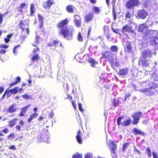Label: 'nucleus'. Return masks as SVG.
<instances>
[{"mask_svg":"<svg viewBox=\"0 0 158 158\" xmlns=\"http://www.w3.org/2000/svg\"><path fill=\"white\" fill-rule=\"evenodd\" d=\"M69 23V21L67 19L60 21V35L66 39L69 40L73 38L74 29H70L69 28L67 25Z\"/></svg>","mask_w":158,"mask_h":158,"instance_id":"obj_1","label":"nucleus"},{"mask_svg":"<svg viewBox=\"0 0 158 158\" xmlns=\"http://www.w3.org/2000/svg\"><path fill=\"white\" fill-rule=\"evenodd\" d=\"M108 146L111 152V154L113 158H117L116 150L117 148V144L114 141L110 140Z\"/></svg>","mask_w":158,"mask_h":158,"instance_id":"obj_2","label":"nucleus"},{"mask_svg":"<svg viewBox=\"0 0 158 158\" xmlns=\"http://www.w3.org/2000/svg\"><path fill=\"white\" fill-rule=\"evenodd\" d=\"M19 27L22 29V32L23 31L24 29L26 28V31L27 34V35H22L23 39L24 40L29 33V29L27 23L25 21L21 20L19 22Z\"/></svg>","mask_w":158,"mask_h":158,"instance_id":"obj_3","label":"nucleus"},{"mask_svg":"<svg viewBox=\"0 0 158 158\" xmlns=\"http://www.w3.org/2000/svg\"><path fill=\"white\" fill-rule=\"evenodd\" d=\"M139 2L138 0H129L126 4V6L129 9L133 8L135 6H138Z\"/></svg>","mask_w":158,"mask_h":158,"instance_id":"obj_4","label":"nucleus"},{"mask_svg":"<svg viewBox=\"0 0 158 158\" xmlns=\"http://www.w3.org/2000/svg\"><path fill=\"white\" fill-rule=\"evenodd\" d=\"M125 53H133V49L131 42L127 41L125 46L124 47Z\"/></svg>","mask_w":158,"mask_h":158,"instance_id":"obj_5","label":"nucleus"},{"mask_svg":"<svg viewBox=\"0 0 158 158\" xmlns=\"http://www.w3.org/2000/svg\"><path fill=\"white\" fill-rule=\"evenodd\" d=\"M142 113L141 112H137L135 113L133 115H132L133 118V121L132 122V124L135 125L137 124L139 122Z\"/></svg>","mask_w":158,"mask_h":158,"instance_id":"obj_6","label":"nucleus"},{"mask_svg":"<svg viewBox=\"0 0 158 158\" xmlns=\"http://www.w3.org/2000/svg\"><path fill=\"white\" fill-rule=\"evenodd\" d=\"M102 58H104L109 61H110L113 56L112 52L109 51H106L102 53Z\"/></svg>","mask_w":158,"mask_h":158,"instance_id":"obj_7","label":"nucleus"},{"mask_svg":"<svg viewBox=\"0 0 158 158\" xmlns=\"http://www.w3.org/2000/svg\"><path fill=\"white\" fill-rule=\"evenodd\" d=\"M22 90V88H19V87H15L13 89H10L9 88L6 89V92H8V95L11 96L13 94H16L17 92L19 91L20 93H21Z\"/></svg>","mask_w":158,"mask_h":158,"instance_id":"obj_8","label":"nucleus"},{"mask_svg":"<svg viewBox=\"0 0 158 158\" xmlns=\"http://www.w3.org/2000/svg\"><path fill=\"white\" fill-rule=\"evenodd\" d=\"M148 15V12L143 9L140 10L137 13V17L142 19H145Z\"/></svg>","mask_w":158,"mask_h":158,"instance_id":"obj_9","label":"nucleus"},{"mask_svg":"<svg viewBox=\"0 0 158 158\" xmlns=\"http://www.w3.org/2000/svg\"><path fill=\"white\" fill-rule=\"evenodd\" d=\"M152 54L149 50H143L141 54V57L143 58H146L147 57L150 58L152 56Z\"/></svg>","mask_w":158,"mask_h":158,"instance_id":"obj_10","label":"nucleus"},{"mask_svg":"<svg viewBox=\"0 0 158 158\" xmlns=\"http://www.w3.org/2000/svg\"><path fill=\"white\" fill-rule=\"evenodd\" d=\"M129 72V68L125 67L119 69L118 74L120 76H124L127 75Z\"/></svg>","mask_w":158,"mask_h":158,"instance_id":"obj_11","label":"nucleus"},{"mask_svg":"<svg viewBox=\"0 0 158 158\" xmlns=\"http://www.w3.org/2000/svg\"><path fill=\"white\" fill-rule=\"evenodd\" d=\"M74 16L77 17L79 18V19H77L76 18H74V22L76 26L77 27H80L81 26V16L78 14L74 15Z\"/></svg>","mask_w":158,"mask_h":158,"instance_id":"obj_12","label":"nucleus"},{"mask_svg":"<svg viewBox=\"0 0 158 158\" xmlns=\"http://www.w3.org/2000/svg\"><path fill=\"white\" fill-rule=\"evenodd\" d=\"M31 106V104H29L25 107L21 108L20 109L21 111L19 116H23L27 112V110L28 109V108Z\"/></svg>","mask_w":158,"mask_h":158,"instance_id":"obj_13","label":"nucleus"},{"mask_svg":"<svg viewBox=\"0 0 158 158\" xmlns=\"http://www.w3.org/2000/svg\"><path fill=\"white\" fill-rule=\"evenodd\" d=\"M93 14L92 13H89L85 15L84 21L87 23H89L93 20Z\"/></svg>","mask_w":158,"mask_h":158,"instance_id":"obj_14","label":"nucleus"},{"mask_svg":"<svg viewBox=\"0 0 158 158\" xmlns=\"http://www.w3.org/2000/svg\"><path fill=\"white\" fill-rule=\"evenodd\" d=\"M147 28L148 27L146 26L145 23L140 24L138 28V31L143 34L147 31Z\"/></svg>","mask_w":158,"mask_h":158,"instance_id":"obj_15","label":"nucleus"},{"mask_svg":"<svg viewBox=\"0 0 158 158\" xmlns=\"http://www.w3.org/2000/svg\"><path fill=\"white\" fill-rule=\"evenodd\" d=\"M132 131L135 135H141L143 136H145L146 135H147V134H145L144 132L142 131L141 130H138L136 128H134L132 130Z\"/></svg>","mask_w":158,"mask_h":158,"instance_id":"obj_16","label":"nucleus"},{"mask_svg":"<svg viewBox=\"0 0 158 158\" xmlns=\"http://www.w3.org/2000/svg\"><path fill=\"white\" fill-rule=\"evenodd\" d=\"M157 36H156L154 37H153L149 40V44L152 45H155L158 44V37Z\"/></svg>","mask_w":158,"mask_h":158,"instance_id":"obj_17","label":"nucleus"},{"mask_svg":"<svg viewBox=\"0 0 158 158\" xmlns=\"http://www.w3.org/2000/svg\"><path fill=\"white\" fill-rule=\"evenodd\" d=\"M53 4V2L51 0H48L44 3L43 6L45 9H48L51 7Z\"/></svg>","mask_w":158,"mask_h":158,"instance_id":"obj_18","label":"nucleus"},{"mask_svg":"<svg viewBox=\"0 0 158 158\" xmlns=\"http://www.w3.org/2000/svg\"><path fill=\"white\" fill-rule=\"evenodd\" d=\"M139 62V63H141V65L143 66L147 67L149 64L148 60L146 58H140Z\"/></svg>","mask_w":158,"mask_h":158,"instance_id":"obj_19","label":"nucleus"},{"mask_svg":"<svg viewBox=\"0 0 158 158\" xmlns=\"http://www.w3.org/2000/svg\"><path fill=\"white\" fill-rule=\"evenodd\" d=\"M132 27H131L129 25L127 24L123 26L122 29V31L123 32H128L131 31Z\"/></svg>","mask_w":158,"mask_h":158,"instance_id":"obj_20","label":"nucleus"},{"mask_svg":"<svg viewBox=\"0 0 158 158\" xmlns=\"http://www.w3.org/2000/svg\"><path fill=\"white\" fill-rule=\"evenodd\" d=\"M16 106V104H14L10 106L7 110V111L10 113H13L16 111V109L15 107Z\"/></svg>","mask_w":158,"mask_h":158,"instance_id":"obj_21","label":"nucleus"},{"mask_svg":"<svg viewBox=\"0 0 158 158\" xmlns=\"http://www.w3.org/2000/svg\"><path fill=\"white\" fill-rule=\"evenodd\" d=\"M38 17L40 23V27L42 28L43 27L44 19L43 17L40 14H38Z\"/></svg>","mask_w":158,"mask_h":158,"instance_id":"obj_22","label":"nucleus"},{"mask_svg":"<svg viewBox=\"0 0 158 158\" xmlns=\"http://www.w3.org/2000/svg\"><path fill=\"white\" fill-rule=\"evenodd\" d=\"M149 30L147 31L144 32L142 35L143 39L144 40H149Z\"/></svg>","mask_w":158,"mask_h":158,"instance_id":"obj_23","label":"nucleus"},{"mask_svg":"<svg viewBox=\"0 0 158 158\" xmlns=\"http://www.w3.org/2000/svg\"><path fill=\"white\" fill-rule=\"evenodd\" d=\"M134 13L133 11L131 12L129 11H126L125 14V18L127 19H130L132 16H134Z\"/></svg>","mask_w":158,"mask_h":158,"instance_id":"obj_24","label":"nucleus"},{"mask_svg":"<svg viewBox=\"0 0 158 158\" xmlns=\"http://www.w3.org/2000/svg\"><path fill=\"white\" fill-rule=\"evenodd\" d=\"M88 62L91 64L92 66L94 67L95 65L98 64V62L96 61L94 59L92 58H89Z\"/></svg>","mask_w":158,"mask_h":158,"instance_id":"obj_25","label":"nucleus"},{"mask_svg":"<svg viewBox=\"0 0 158 158\" xmlns=\"http://www.w3.org/2000/svg\"><path fill=\"white\" fill-rule=\"evenodd\" d=\"M66 10L69 13H73L74 12L73 6L72 5H69L66 7Z\"/></svg>","mask_w":158,"mask_h":158,"instance_id":"obj_26","label":"nucleus"},{"mask_svg":"<svg viewBox=\"0 0 158 158\" xmlns=\"http://www.w3.org/2000/svg\"><path fill=\"white\" fill-rule=\"evenodd\" d=\"M38 116V114L36 113L31 114L30 116V118H28L27 119L28 123H30L34 118H36Z\"/></svg>","mask_w":158,"mask_h":158,"instance_id":"obj_27","label":"nucleus"},{"mask_svg":"<svg viewBox=\"0 0 158 158\" xmlns=\"http://www.w3.org/2000/svg\"><path fill=\"white\" fill-rule=\"evenodd\" d=\"M131 122V120L130 118L128 119L125 120L123 121L122 123V125L123 126L126 127L129 125Z\"/></svg>","mask_w":158,"mask_h":158,"instance_id":"obj_28","label":"nucleus"},{"mask_svg":"<svg viewBox=\"0 0 158 158\" xmlns=\"http://www.w3.org/2000/svg\"><path fill=\"white\" fill-rule=\"evenodd\" d=\"M149 39H150L153 38L154 37L156 36H157L156 33L155 32V31H152V30H149Z\"/></svg>","mask_w":158,"mask_h":158,"instance_id":"obj_29","label":"nucleus"},{"mask_svg":"<svg viewBox=\"0 0 158 158\" xmlns=\"http://www.w3.org/2000/svg\"><path fill=\"white\" fill-rule=\"evenodd\" d=\"M157 87V85L153 82H150L149 84L148 88L151 90V89H155Z\"/></svg>","mask_w":158,"mask_h":158,"instance_id":"obj_30","label":"nucleus"},{"mask_svg":"<svg viewBox=\"0 0 158 158\" xmlns=\"http://www.w3.org/2000/svg\"><path fill=\"white\" fill-rule=\"evenodd\" d=\"M35 8L33 3L31 4L30 8V14L33 15L35 12Z\"/></svg>","mask_w":158,"mask_h":158,"instance_id":"obj_31","label":"nucleus"},{"mask_svg":"<svg viewBox=\"0 0 158 158\" xmlns=\"http://www.w3.org/2000/svg\"><path fill=\"white\" fill-rule=\"evenodd\" d=\"M112 15L113 16V19L114 21H116L117 18V15L116 12L115 10V9L114 6L112 9Z\"/></svg>","mask_w":158,"mask_h":158,"instance_id":"obj_32","label":"nucleus"},{"mask_svg":"<svg viewBox=\"0 0 158 158\" xmlns=\"http://www.w3.org/2000/svg\"><path fill=\"white\" fill-rule=\"evenodd\" d=\"M110 49L111 51L113 52H117L118 50V48L117 46L113 45L110 47Z\"/></svg>","mask_w":158,"mask_h":158,"instance_id":"obj_33","label":"nucleus"},{"mask_svg":"<svg viewBox=\"0 0 158 158\" xmlns=\"http://www.w3.org/2000/svg\"><path fill=\"white\" fill-rule=\"evenodd\" d=\"M119 102L118 100H117L115 98H113L112 101V104L114 107H116L119 105Z\"/></svg>","mask_w":158,"mask_h":158,"instance_id":"obj_34","label":"nucleus"},{"mask_svg":"<svg viewBox=\"0 0 158 158\" xmlns=\"http://www.w3.org/2000/svg\"><path fill=\"white\" fill-rule=\"evenodd\" d=\"M83 136V133L82 131L80 130H79L77 132L76 138H81Z\"/></svg>","mask_w":158,"mask_h":158,"instance_id":"obj_35","label":"nucleus"},{"mask_svg":"<svg viewBox=\"0 0 158 158\" xmlns=\"http://www.w3.org/2000/svg\"><path fill=\"white\" fill-rule=\"evenodd\" d=\"M77 38L79 41L82 42L83 41V37L82 35L81 34L80 32H78Z\"/></svg>","mask_w":158,"mask_h":158,"instance_id":"obj_36","label":"nucleus"},{"mask_svg":"<svg viewBox=\"0 0 158 158\" xmlns=\"http://www.w3.org/2000/svg\"><path fill=\"white\" fill-rule=\"evenodd\" d=\"M130 144V143H123L122 148L123 151L125 152L126 150V148L128 147Z\"/></svg>","mask_w":158,"mask_h":158,"instance_id":"obj_37","label":"nucleus"},{"mask_svg":"<svg viewBox=\"0 0 158 158\" xmlns=\"http://www.w3.org/2000/svg\"><path fill=\"white\" fill-rule=\"evenodd\" d=\"M17 120V118H15L12 120L9 121V126L10 127H13L16 124L15 121Z\"/></svg>","mask_w":158,"mask_h":158,"instance_id":"obj_38","label":"nucleus"},{"mask_svg":"<svg viewBox=\"0 0 158 158\" xmlns=\"http://www.w3.org/2000/svg\"><path fill=\"white\" fill-rule=\"evenodd\" d=\"M146 152L147 153L149 157L152 156L151 149L150 148H147L146 149Z\"/></svg>","mask_w":158,"mask_h":158,"instance_id":"obj_39","label":"nucleus"},{"mask_svg":"<svg viewBox=\"0 0 158 158\" xmlns=\"http://www.w3.org/2000/svg\"><path fill=\"white\" fill-rule=\"evenodd\" d=\"M59 41H57L56 40H54L52 43H49L48 44V46H56V44L58 43Z\"/></svg>","mask_w":158,"mask_h":158,"instance_id":"obj_40","label":"nucleus"},{"mask_svg":"<svg viewBox=\"0 0 158 158\" xmlns=\"http://www.w3.org/2000/svg\"><path fill=\"white\" fill-rule=\"evenodd\" d=\"M38 53H35L31 58V60L33 61H35L38 60Z\"/></svg>","mask_w":158,"mask_h":158,"instance_id":"obj_41","label":"nucleus"},{"mask_svg":"<svg viewBox=\"0 0 158 158\" xmlns=\"http://www.w3.org/2000/svg\"><path fill=\"white\" fill-rule=\"evenodd\" d=\"M82 155L81 154L77 153L73 155L72 158H82Z\"/></svg>","mask_w":158,"mask_h":158,"instance_id":"obj_42","label":"nucleus"},{"mask_svg":"<svg viewBox=\"0 0 158 158\" xmlns=\"http://www.w3.org/2000/svg\"><path fill=\"white\" fill-rule=\"evenodd\" d=\"M93 11L95 13H98L100 12L99 8L97 6H94L93 9Z\"/></svg>","mask_w":158,"mask_h":158,"instance_id":"obj_43","label":"nucleus"},{"mask_svg":"<svg viewBox=\"0 0 158 158\" xmlns=\"http://www.w3.org/2000/svg\"><path fill=\"white\" fill-rule=\"evenodd\" d=\"M123 118L121 116H120L118 117L117 118V124L118 126H119L121 124V120Z\"/></svg>","mask_w":158,"mask_h":158,"instance_id":"obj_44","label":"nucleus"},{"mask_svg":"<svg viewBox=\"0 0 158 158\" xmlns=\"http://www.w3.org/2000/svg\"><path fill=\"white\" fill-rule=\"evenodd\" d=\"M131 96V94L129 92L128 93L126 94L125 95L124 101H126L127 99Z\"/></svg>","mask_w":158,"mask_h":158,"instance_id":"obj_45","label":"nucleus"},{"mask_svg":"<svg viewBox=\"0 0 158 158\" xmlns=\"http://www.w3.org/2000/svg\"><path fill=\"white\" fill-rule=\"evenodd\" d=\"M40 39V37L38 35H36L35 39V43L36 44L39 43V42Z\"/></svg>","mask_w":158,"mask_h":158,"instance_id":"obj_46","label":"nucleus"},{"mask_svg":"<svg viewBox=\"0 0 158 158\" xmlns=\"http://www.w3.org/2000/svg\"><path fill=\"white\" fill-rule=\"evenodd\" d=\"M21 97H23L25 99H28L30 98V96L27 94H25L22 95Z\"/></svg>","mask_w":158,"mask_h":158,"instance_id":"obj_47","label":"nucleus"},{"mask_svg":"<svg viewBox=\"0 0 158 158\" xmlns=\"http://www.w3.org/2000/svg\"><path fill=\"white\" fill-rule=\"evenodd\" d=\"M8 94H9L8 92L7 91V92H6V91H5L4 94H3V95L2 96V99H3L4 98L6 94H7V96L8 97H10V96H9V95H8Z\"/></svg>","mask_w":158,"mask_h":158,"instance_id":"obj_48","label":"nucleus"},{"mask_svg":"<svg viewBox=\"0 0 158 158\" xmlns=\"http://www.w3.org/2000/svg\"><path fill=\"white\" fill-rule=\"evenodd\" d=\"M20 44L18 45L17 46H15L14 47V48L13 49V52L14 54L15 55H16V49H17V48L18 47H19V46H20Z\"/></svg>","mask_w":158,"mask_h":158,"instance_id":"obj_49","label":"nucleus"},{"mask_svg":"<svg viewBox=\"0 0 158 158\" xmlns=\"http://www.w3.org/2000/svg\"><path fill=\"white\" fill-rule=\"evenodd\" d=\"M78 105L79 110L81 112H83L84 111V110L82 108V104H81V103H78Z\"/></svg>","mask_w":158,"mask_h":158,"instance_id":"obj_50","label":"nucleus"},{"mask_svg":"<svg viewBox=\"0 0 158 158\" xmlns=\"http://www.w3.org/2000/svg\"><path fill=\"white\" fill-rule=\"evenodd\" d=\"M110 85L109 84H105L104 87L107 89H109L110 87Z\"/></svg>","mask_w":158,"mask_h":158,"instance_id":"obj_51","label":"nucleus"},{"mask_svg":"<svg viewBox=\"0 0 158 158\" xmlns=\"http://www.w3.org/2000/svg\"><path fill=\"white\" fill-rule=\"evenodd\" d=\"M9 46L5 44H1L0 45V48H7L9 47Z\"/></svg>","mask_w":158,"mask_h":158,"instance_id":"obj_52","label":"nucleus"},{"mask_svg":"<svg viewBox=\"0 0 158 158\" xmlns=\"http://www.w3.org/2000/svg\"><path fill=\"white\" fill-rule=\"evenodd\" d=\"M134 152H136L139 154H140L141 152L139 150H138L135 147H134Z\"/></svg>","mask_w":158,"mask_h":158,"instance_id":"obj_53","label":"nucleus"},{"mask_svg":"<svg viewBox=\"0 0 158 158\" xmlns=\"http://www.w3.org/2000/svg\"><path fill=\"white\" fill-rule=\"evenodd\" d=\"M155 93V92L151 89V91H148V93H147V95L149 96H151L154 94Z\"/></svg>","mask_w":158,"mask_h":158,"instance_id":"obj_54","label":"nucleus"},{"mask_svg":"<svg viewBox=\"0 0 158 158\" xmlns=\"http://www.w3.org/2000/svg\"><path fill=\"white\" fill-rule=\"evenodd\" d=\"M4 15L0 13V24L2 23L3 20Z\"/></svg>","mask_w":158,"mask_h":158,"instance_id":"obj_55","label":"nucleus"},{"mask_svg":"<svg viewBox=\"0 0 158 158\" xmlns=\"http://www.w3.org/2000/svg\"><path fill=\"white\" fill-rule=\"evenodd\" d=\"M16 79V80L15 81V82L17 84L20 81L21 78L19 76H18Z\"/></svg>","mask_w":158,"mask_h":158,"instance_id":"obj_56","label":"nucleus"},{"mask_svg":"<svg viewBox=\"0 0 158 158\" xmlns=\"http://www.w3.org/2000/svg\"><path fill=\"white\" fill-rule=\"evenodd\" d=\"M152 153L153 158H158V155L154 152H152Z\"/></svg>","mask_w":158,"mask_h":158,"instance_id":"obj_57","label":"nucleus"},{"mask_svg":"<svg viewBox=\"0 0 158 158\" xmlns=\"http://www.w3.org/2000/svg\"><path fill=\"white\" fill-rule=\"evenodd\" d=\"M6 52V51L5 49H1L0 51V54H4Z\"/></svg>","mask_w":158,"mask_h":158,"instance_id":"obj_58","label":"nucleus"},{"mask_svg":"<svg viewBox=\"0 0 158 158\" xmlns=\"http://www.w3.org/2000/svg\"><path fill=\"white\" fill-rule=\"evenodd\" d=\"M151 91V90L150 89L148 88H145L143 90L142 92H148V91Z\"/></svg>","mask_w":158,"mask_h":158,"instance_id":"obj_59","label":"nucleus"},{"mask_svg":"<svg viewBox=\"0 0 158 158\" xmlns=\"http://www.w3.org/2000/svg\"><path fill=\"white\" fill-rule=\"evenodd\" d=\"M14 135L13 133H11L8 136V138H14Z\"/></svg>","mask_w":158,"mask_h":158,"instance_id":"obj_60","label":"nucleus"},{"mask_svg":"<svg viewBox=\"0 0 158 158\" xmlns=\"http://www.w3.org/2000/svg\"><path fill=\"white\" fill-rule=\"evenodd\" d=\"M13 34L11 33L10 34L6 36V38H7L9 40H10V39L13 36Z\"/></svg>","mask_w":158,"mask_h":158,"instance_id":"obj_61","label":"nucleus"},{"mask_svg":"<svg viewBox=\"0 0 158 158\" xmlns=\"http://www.w3.org/2000/svg\"><path fill=\"white\" fill-rule=\"evenodd\" d=\"M26 5V4L25 3H22L21 4H20L19 7H20V8H21V9H22L23 8H24L25 6Z\"/></svg>","mask_w":158,"mask_h":158,"instance_id":"obj_62","label":"nucleus"},{"mask_svg":"<svg viewBox=\"0 0 158 158\" xmlns=\"http://www.w3.org/2000/svg\"><path fill=\"white\" fill-rule=\"evenodd\" d=\"M53 117V114L52 113H50L48 115V118H52Z\"/></svg>","mask_w":158,"mask_h":158,"instance_id":"obj_63","label":"nucleus"},{"mask_svg":"<svg viewBox=\"0 0 158 158\" xmlns=\"http://www.w3.org/2000/svg\"><path fill=\"white\" fill-rule=\"evenodd\" d=\"M9 149L13 150H15L16 149L15 146L13 145L9 147Z\"/></svg>","mask_w":158,"mask_h":158,"instance_id":"obj_64","label":"nucleus"}]
</instances>
